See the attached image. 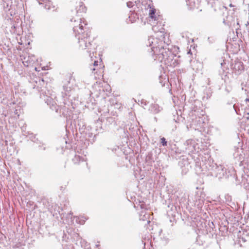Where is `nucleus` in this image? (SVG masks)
Listing matches in <instances>:
<instances>
[{"instance_id": "nucleus-1", "label": "nucleus", "mask_w": 249, "mask_h": 249, "mask_svg": "<svg viewBox=\"0 0 249 249\" xmlns=\"http://www.w3.org/2000/svg\"><path fill=\"white\" fill-rule=\"evenodd\" d=\"M151 49L154 54L160 61H165L171 53L165 42L157 38L153 39L151 44Z\"/></svg>"}, {"instance_id": "nucleus-7", "label": "nucleus", "mask_w": 249, "mask_h": 249, "mask_svg": "<svg viewBox=\"0 0 249 249\" xmlns=\"http://www.w3.org/2000/svg\"><path fill=\"white\" fill-rule=\"evenodd\" d=\"M136 3V0H128L127 4L128 7H132L133 6V3Z\"/></svg>"}, {"instance_id": "nucleus-6", "label": "nucleus", "mask_w": 249, "mask_h": 249, "mask_svg": "<svg viewBox=\"0 0 249 249\" xmlns=\"http://www.w3.org/2000/svg\"><path fill=\"white\" fill-rule=\"evenodd\" d=\"M77 10V12L79 13H85L86 11V8L83 4H81L80 5L79 8Z\"/></svg>"}, {"instance_id": "nucleus-2", "label": "nucleus", "mask_w": 249, "mask_h": 249, "mask_svg": "<svg viewBox=\"0 0 249 249\" xmlns=\"http://www.w3.org/2000/svg\"><path fill=\"white\" fill-rule=\"evenodd\" d=\"M91 60L93 62V63L92 65H90L89 68L95 78L103 77L104 75L105 66L101 58L97 57L95 59H94L92 57H91Z\"/></svg>"}, {"instance_id": "nucleus-8", "label": "nucleus", "mask_w": 249, "mask_h": 249, "mask_svg": "<svg viewBox=\"0 0 249 249\" xmlns=\"http://www.w3.org/2000/svg\"><path fill=\"white\" fill-rule=\"evenodd\" d=\"M161 143L163 146H166L167 145V142L166 141V140L164 138H162L160 139Z\"/></svg>"}, {"instance_id": "nucleus-5", "label": "nucleus", "mask_w": 249, "mask_h": 249, "mask_svg": "<svg viewBox=\"0 0 249 249\" xmlns=\"http://www.w3.org/2000/svg\"><path fill=\"white\" fill-rule=\"evenodd\" d=\"M156 9L153 7H150L149 12V17L154 19V20H157L159 19V17L160 15L156 16Z\"/></svg>"}, {"instance_id": "nucleus-3", "label": "nucleus", "mask_w": 249, "mask_h": 249, "mask_svg": "<svg viewBox=\"0 0 249 249\" xmlns=\"http://www.w3.org/2000/svg\"><path fill=\"white\" fill-rule=\"evenodd\" d=\"M75 24L73 30L76 36H80L86 33H90L89 28L87 27V22L84 18H81L79 21H75Z\"/></svg>"}, {"instance_id": "nucleus-4", "label": "nucleus", "mask_w": 249, "mask_h": 249, "mask_svg": "<svg viewBox=\"0 0 249 249\" xmlns=\"http://www.w3.org/2000/svg\"><path fill=\"white\" fill-rule=\"evenodd\" d=\"M78 38L79 46L82 49L91 48L92 41L90 36V33L87 32L86 34L79 36Z\"/></svg>"}, {"instance_id": "nucleus-9", "label": "nucleus", "mask_w": 249, "mask_h": 249, "mask_svg": "<svg viewBox=\"0 0 249 249\" xmlns=\"http://www.w3.org/2000/svg\"><path fill=\"white\" fill-rule=\"evenodd\" d=\"M51 3V1H49L48 4L49 5Z\"/></svg>"}]
</instances>
